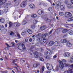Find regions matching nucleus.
Segmentation results:
<instances>
[{
  "label": "nucleus",
  "mask_w": 73,
  "mask_h": 73,
  "mask_svg": "<svg viewBox=\"0 0 73 73\" xmlns=\"http://www.w3.org/2000/svg\"><path fill=\"white\" fill-rule=\"evenodd\" d=\"M4 13L3 11H1L0 10V15H3Z\"/></svg>",
  "instance_id": "obj_47"
},
{
  "label": "nucleus",
  "mask_w": 73,
  "mask_h": 73,
  "mask_svg": "<svg viewBox=\"0 0 73 73\" xmlns=\"http://www.w3.org/2000/svg\"><path fill=\"white\" fill-rule=\"evenodd\" d=\"M44 68H45V67H44V66H43L42 67L41 70H40L41 73H43V72H44Z\"/></svg>",
  "instance_id": "obj_33"
},
{
  "label": "nucleus",
  "mask_w": 73,
  "mask_h": 73,
  "mask_svg": "<svg viewBox=\"0 0 73 73\" xmlns=\"http://www.w3.org/2000/svg\"><path fill=\"white\" fill-rule=\"evenodd\" d=\"M0 22L2 23H4L5 22V20L3 19H0Z\"/></svg>",
  "instance_id": "obj_30"
},
{
  "label": "nucleus",
  "mask_w": 73,
  "mask_h": 73,
  "mask_svg": "<svg viewBox=\"0 0 73 73\" xmlns=\"http://www.w3.org/2000/svg\"><path fill=\"white\" fill-rule=\"evenodd\" d=\"M48 53H49V52L46 50L45 51L44 53V55H47V54H48Z\"/></svg>",
  "instance_id": "obj_38"
},
{
  "label": "nucleus",
  "mask_w": 73,
  "mask_h": 73,
  "mask_svg": "<svg viewBox=\"0 0 73 73\" xmlns=\"http://www.w3.org/2000/svg\"><path fill=\"white\" fill-rule=\"evenodd\" d=\"M31 28L33 29H34L35 28H36V26L35 25H33L31 26Z\"/></svg>",
  "instance_id": "obj_41"
},
{
  "label": "nucleus",
  "mask_w": 73,
  "mask_h": 73,
  "mask_svg": "<svg viewBox=\"0 0 73 73\" xmlns=\"http://www.w3.org/2000/svg\"><path fill=\"white\" fill-rule=\"evenodd\" d=\"M69 31V30L67 29H64L63 30L62 32L63 33H65Z\"/></svg>",
  "instance_id": "obj_18"
},
{
  "label": "nucleus",
  "mask_w": 73,
  "mask_h": 73,
  "mask_svg": "<svg viewBox=\"0 0 73 73\" xmlns=\"http://www.w3.org/2000/svg\"><path fill=\"white\" fill-rule=\"evenodd\" d=\"M41 37L43 38H45L46 37V36H45V34H42L41 36Z\"/></svg>",
  "instance_id": "obj_31"
},
{
  "label": "nucleus",
  "mask_w": 73,
  "mask_h": 73,
  "mask_svg": "<svg viewBox=\"0 0 73 73\" xmlns=\"http://www.w3.org/2000/svg\"><path fill=\"white\" fill-rule=\"evenodd\" d=\"M19 4V3L18 2H16L15 3V5L16 6H17V5H18Z\"/></svg>",
  "instance_id": "obj_48"
},
{
  "label": "nucleus",
  "mask_w": 73,
  "mask_h": 73,
  "mask_svg": "<svg viewBox=\"0 0 73 73\" xmlns=\"http://www.w3.org/2000/svg\"><path fill=\"white\" fill-rule=\"evenodd\" d=\"M46 68L48 70H51L53 69V66L51 64H50L49 63H48L46 65Z\"/></svg>",
  "instance_id": "obj_3"
},
{
  "label": "nucleus",
  "mask_w": 73,
  "mask_h": 73,
  "mask_svg": "<svg viewBox=\"0 0 73 73\" xmlns=\"http://www.w3.org/2000/svg\"><path fill=\"white\" fill-rule=\"evenodd\" d=\"M43 42H44V43L46 42V39H45V38L43 39Z\"/></svg>",
  "instance_id": "obj_49"
},
{
  "label": "nucleus",
  "mask_w": 73,
  "mask_h": 73,
  "mask_svg": "<svg viewBox=\"0 0 73 73\" xmlns=\"http://www.w3.org/2000/svg\"><path fill=\"white\" fill-rule=\"evenodd\" d=\"M11 32L10 33V35H11L12 36H13L15 35V33L13 32V31H11Z\"/></svg>",
  "instance_id": "obj_37"
},
{
  "label": "nucleus",
  "mask_w": 73,
  "mask_h": 73,
  "mask_svg": "<svg viewBox=\"0 0 73 73\" xmlns=\"http://www.w3.org/2000/svg\"><path fill=\"white\" fill-rule=\"evenodd\" d=\"M68 33L70 35H73V31L72 30L68 32Z\"/></svg>",
  "instance_id": "obj_27"
},
{
  "label": "nucleus",
  "mask_w": 73,
  "mask_h": 73,
  "mask_svg": "<svg viewBox=\"0 0 73 73\" xmlns=\"http://www.w3.org/2000/svg\"><path fill=\"white\" fill-rule=\"evenodd\" d=\"M22 24L23 25H25L26 24H27V21L25 20H24L22 22Z\"/></svg>",
  "instance_id": "obj_32"
},
{
  "label": "nucleus",
  "mask_w": 73,
  "mask_h": 73,
  "mask_svg": "<svg viewBox=\"0 0 73 73\" xmlns=\"http://www.w3.org/2000/svg\"><path fill=\"white\" fill-rule=\"evenodd\" d=\"M44 73H50V71H46V72H44Z\"/></svg>",
  "instance_id": "obj_64"
},
{
  "label": "nucleus",
  "mask_w": 73,
  "mask_h": 73,
  "mask_svg": "<svg viewBox=\"0 0 73 73\" xmlns=\"http://www.w3.org/2000/svg\"><path fill=\"white\" fill-rule=\"evenodd\" d=\"M59 63L60 64H59V68L61 69H62L64 68V66L65 65V66L68 67L70 66V64H66L65 63H64L62 62L60 60H59Z\"/></svg>",
  "instance_id": "obj_1"
},
{
  "label": "nucleus",
  "mask_w": 73,
  "mask_h": 73,
  "mask_svg": "<svg viewBox=\"0 0 73 73\" xmlns=\"http://www.w3.org/2000/svg\"><path fill=\"white\" fill-rule=\"evenodd\" d=\"M27 32L29 33L30 35H32V33H33V32L31 29H28L27 30Z\"/></svg>",
  "instance_id": "obj_19"
},
{
  "label": "nucleus",
  "mask_w": 73,
  "mask_h": 73,
  "mask_svg": "<svg viewBox=\"0 0 73 73\" xmlns=\"http://www.w3.org/2000/svg\"><path fill=\"white\" fill-rule=\"evenodd\" d=\"M60 8H61V10L64 11V10H65V6L64 5H62L60 6Z\"/></svg>",
  "instance_id": "obj_13"
},
{
  "label": "nucleus",
  "mask_w": 73,
  "mask_h": 73,
  "mask_svg": "<svg viewBox=\"0 0 73 73\" xmlns=\"http://www.w3.org/2000/svg\"><path fill=\"white\" fill-rule=\"evenodd\" d=\"M34 57L35 58H38V55H35L34 56Z\"/></svg>",
  "instance_id": "obj_51"
},
{
  "label": "nucleus",
  "mask_w": 73,
  "mask_h": 73,
  "mask_svg": "<svg viewBox=\"0 0 73 73\" xmlns=\"http://www.w3.org/2000/svg\"><path fill=\"white\" fill-rule=\"evenodd\" d=\"M17 36L19 38H21V36H20V34H17Z\"/></svg>",
  "instance_id": "obj_52"
},
{
  "label": "nucleus",
  "mask_w": 73,
  "mask_h": 73,
  "mask_svg": "<svg viewBox=\"0 0 73 73\" xmlns=\"http://www.w3.org/2000/svg\"><path fill=\"white\" fill-rule=\"evenodd\" d=\"M66 45L68 48H70V47H72V44L70 42H68L67 41V42L66 43Z\"/></svg>",
  "instance_id": "obj_8"
},
{
  "label": "nucleus",
  "mask_w": 73,
  "mask_h": 73,
  "mask_svg": "<svg viewBox=\"0 0 73 73\" xmlns=\"http://www.w3.org/2000/svg\"><path fill=\"white\" fill-rule=\"evenodd\" d=\"M40 65V64L39 63H38L36 64H34L33 65L34 68H37Z\"/></svg>",
  "instance_id": "obj_10"
},
{
  "label": "nucleus",
  "mask_w": 73,
  "mask_h": 73,
  "mask_svg": "<svg viewBox=\"0 0 73 73\" xmlns=\"http://www.w3.org/2000/svg\"><path fill=\"white\" fill-rule=\"evenodd\" d=\"M43 5L44 7H46V6H47V5H48V4H47L46 3H45Z\"/></svg>",
  "instance_id": "obj_57"
},
{
  "label": "nucleus",
  "mask_w": 73,
  "mask_h": 73,
  "mask_svg": "<svg viewBox=\"0 0 73 73\" xmlns=\"http://www.w3.org/2000/svg\"><path fill=\"white\" fill-rule=\"evenodd\" d=\"M67 5H68V7L69 9H70V8H71L72 7V5L68 3Z\"/></svg>",
  "instance_id": "obj_22"
},
{
  "label": "nucleus",
  "mask_w": 73,
  "mask_h": 73,
  "mask_svg": "<svg viewBox=\"0 0 73 73\" xmlns=\"http://www.w3.org/2000/svg\"><path fill=\"white\" fill-rule=\"evenodd\" d=\"M58 66H57L55 69V70L56 71H58V70H59V68H58Z\"/></svg>",
  "instance_id": "obj_39"
},
{
  "label": "nucleus",
  "mask_w": 73,
  "mask_h": 73,
  "mask_svg": "<svg viewBox=\"0 0 73 73\" xmlns=\"http://www.w3.org/2000/svg\"><path fill=\"white\" fill-rule=\"evenodd\" d=\"M73 21V17L70 18L68 19V21Z\"/></svg>",
  "instance_id": "obj_28"
},
{
  "label": "nucleus",
  "mask_w": 73,
  "mask_h": 73,
  "mask_svg": "<svg viewBox=\"0 0 73 73\" xmlns=\"http://www.w3.org/2000/svg\"><path fill=\"white\" fill-rule=\"evenodd\" d=\"M56 5L58 6H60L61 5V2H56Z\"/></svg>",
  "instance_id": "obj_29"
},
{
  "label": "nucleus",
  "mask_w": 73,
  "mask_h": 73,
  "mask_svg": "<svg viewBox=\"0 0 73 73\" xmlns=\"http://www.w3.org/2000/svg\"><path fill=\"white\" fill-rule=\"evenodd\" d=\"M27 4V2L26 1H23L22 2V3L20 5V7L23 8L25 7V5Z\"/></svg>",
  "instance_id": "obj_5"
},
{
  "label": "nucleus",
  "mask_w": 73,
  "mask_h": 73,
  "mask_svg": "<svg viewBox=\"0 0 73 73\" xmlns=\"http://www.w3.org/2000/svg\"><path fill=\"white\" fill-rule=\"evenodd\" d=\"M53 44H54V42L53 41H50L49 42V46H52Z\"/></svg>",
  "instance_id": "obj_23"
},
{
  "label": "nucleus",
  "mask_w": 73,
  "mask_h": 73,
  "mask_svg": "<svg viewBox=\"0 0 73 73\" xmlns=\"http://www.w3.org/2000/svg\"><path fill=\"white\" fill-rule=\"evenodd\" d=\"M51 49H52V50H54V49H55V47H52L51 48Z\"/></svg>",
  "instance_id": "obj_63"
},
{
  "label": "nucleus",
  "mask_w": 73,
  "mask_h": 73,
  "mask_svg": "<svg viewBox=\"0 0 73 73\" xmlns=\"http://www.w3.org/2000/svg\"><path fill=\"white\" fill-rule=\"evenodd\" d=\"M55 9H58V8H59L58 6L56 5L55 6Z\"/></svg>",
  "instance_id": "obj_54"
},
{
  "label": "nucleus",
  "mask_w": 73,
  "mask_h": 73,
  "mask_svg": "<svg viewBox=\"0 0 73 73\" xmlns=\"http://www.w3.org/2000/svg\"><path fill=\"white\" fill-rule=\"evenodd\" d=\"M61 43L59 42L56 41L54 43V45L55 46H60Z\"/></svg>",
  "instance_id": "obj_9"
},
{
  "label": "nucleus",
  "mask_w": 73,
  "mask_h": 73,
  "mask_svg": "<svg viewBox=\"0 0 73 73\" xmlns=\"http://www.w3.org/2000/svg\"><path fill=\"white\" fill-rule=\"evenodd\" d=\"M62 62H66V60L65 59H63L62 60Z\"/></svg>",
  "instance_id": "obj_56"
},
{
  "label": "nucleus",
  "mask_w": 73,
  "mask_h": 73,
  "mask_svg": "<svg viewBox=\"0 0 73 73\" xmlns=\"http://www.w3.org/2000/svg\"><path fill=\"white\" fill-rule=\"evenodd\" d=\"M36 16H37V15L36 14H34V15H32L31 16V17H36Z\"/></svg>",
  "instance_id": "obj_44"
},
{
  "label": "nucleus",
  "mask_w": 73,
  "mask_h": 73,
  "mask_svg": "<svg viewBox=\"0 0 73 73\" xmlns=\"http://www.w3.org/2000/svg\"><path fill=\"white\" fill-rule=\"evenodd\" d=\"M5 45H7V47L8 48H10V47H11V46L9 45L8 44H7V43H6Z\"/></svg>",
  "instance_id": "obj_46"
},
{
  "label": "nucleus",
  "mask_w": 73,
  "mask_h": 73,
  "mask_svg": "<svg viewBox=\"0 0 73 73\" xmlns=\"http://www.w3.org/2000/svg\"><path fill=\"white\" fill-rule=\"evenodd\" d=\"M14 24H16V27H19L20 25V24L19 23V22H16L14 23Z\"/></svg>",
  "instance_id": "obj_21"
},
{
  "label": "nucleus",
  "mask_w": 73,
  "mask_h": 73,
  "mask_svg": "<svg viewBox=\"0 0 73 73\" xmlns=\"http://www.w3.org/2000/svg\"><path fill=\"white\" fill-rule=\"evenodd\" d=\"M68 1L67 0H65L64 1V3L65 4H68Z\"/></svg>",
  "instance_id": "obj_55"
},
{
  "label": "nucleus",
  "mask_w": 73,
  "mask_h": 73,
  "mask_svg": "<svg viewBox=\"0 0 73 73\" xmlns=\"http://www.w3.org/2000/svg\"><path fill=\"white\" fill-rule=\"evenodd\" d=\"M19 13L20 15H22L23 13V11H22L21 12H19Z\"/></svg>",
  "instance_id": "obj_62"
},
{
  "label": "nucleus",
  "mask_w": 73,
  "mask_h": 73,
  "mask_svg": "<svg viewBox=\"0 0 73 73\" xmlns=\"http://www.w3.org/2000/svg\"><path fill=\"white\" fill-rule=\"evenodd\" d=\"M63 55L65 57H69L70 56V54L69 53L66 52Z\"/></svg>",
  "instance_id": "obj_7"
},
{
  "label": "nucleus",
  "mask_w": 73,
  "mask_h": 73,
  "mask_svg": "<svg viewBox=\"0 0 73 73\" xmlns=\"http://www.w3.org/2000/svg\"><path fill=\"white\" fill-rule=\"evenodd\" d=\"M44 57L46 59L49 60V59H50V56L49 55H47V56H44Z\"/></svg>",
  "instance_id": "obj_25"
},
{
  "label": "nucleus",
  "mask_w": 73,
  "mask_h": 73,
  "mask_svg": "<svg viewBox=\"0 0 73 73\" xmlns=\"http://www.w3.org/2000/svg\"><path fill=\"white\" fill-rule=\"evenodd\" d=\"M4 11L5 13H7L8 11V7H5L4 8Z\"/></svg>",
  "instance_id": "obj_14"
},
{
  "label": "nucleus",
  "mask_w": 73,
  "mask_h": 73,
  "mask_svg": "<svg viewBox=\"0 0 73 73\" xmlns=\"http://www.w3.org/2000/svg\"><path fill=\"white\" fill-rule=\"evenodd\" d=\"M30 7L32 8V9H33V8H35V5L33 4H30L29 5Z\"/></svg>",
  "instance_id": "obj_16"
},
{
  "label": "nucleus",
  "mask_w": 73,
  "mask_h": 73,
  "mask_svg": "<svg viewBox=\"0 0 73 73\" xmlns=\"http://www.w3.org/2000/svg\"><path fill=\"white\" fill-rule=\"evenodd\" d=\"M34 55H38L37 54L38 53V52H37L36 51L35 52H34L33 53Z\"/></svg>",
  "instance_id": "obj_53"
},
{
  "label": "nucleus",
  "mask_w": 73,
  "mask_h": 73,
  "mask_svg": "<svg viewBox=\"0 0 73 73\" xmlns=\"http://www.w3.org/2000/svg\"><path fill=\"white\" fill-rule=\"evenodd\" d=\"M56 57H57V56L56 55H55L53 57V59L56 58Z\"/></svg>",
  "instance_id": "obj_59"
},
{
  "label": "nucleus",
  "mask_w": 73,
  "mask_h": 73,
  "mask_svg": "<svg viewBox=\"0 0 73 73\" xmlns=\"http://www.w3.org/2000/svg\"><path fill=\"white\" fill-rule=\"evenodd\" d=\"M37 12L38 15H40V16H42V15L44 14L43 11L41 9L38 10Z\"/></svg>",
  "instance_id": "obj_6"
},
{
  "label": "nucleus",
  "mask_w": 73,
  "mask_h": 73,
  "mask_svg": "<svg viewBox=\"0 0 73 73\" xmlns=\"http://www.w3.org/2000/svg\"><path fill=\"white\" fill-rule=\"evenodd\" d=\"M5 0H0V5H2L5 3Z\"/></svg>",
  "instance_id": "obj_11"
},
{
  "label": "nucleus",
  "mask_w": 73,
  "mask_h": 73,
  "mask_svg": "<svg viewBox=\"0 0 73 73\" xmlns=\"http://www.w3.org/2000/svg\"><path fill=\"white\" fill-rule=\"evenodd\" d=\"M11 44H12V46L11 47H14L15 45V42H11Z\"/></svg>",
  "instance_id": "obj_45"
},
{
  "label": "nucleus",
  "mask_w": 73,
  "mask_h": 73,
  "mask_svg": "<svg viewBox=\"0 0 73 73\" xmlns=\"http://www.w3.org/2000/svg\"><path fill=\"white\" fill-rule=\"evenodd\" d=\"M49 54H52L53 53V51L52 50H50L49 51Z\"/></svg>",
  "instance_id": "obj_43"
},
{
  "label": "nucleus",
  "mask_w": 73,
  "mask_h": 73,
  "mask_svg": "<svg viewBox=\"0 0 73 73\" xmlns=\"http://www.w3.org/2000/svg\"><path fill=\"white\" fill-rule=\"evenodd\" d=\"M46 26L44 25V26L40 27V30H42V31H44V29H46Z\"/></svg>",
  "instance_id": "obj_12"
},
{
  "label": "nucleus",
  "mask_w": 73,
  "mask_h": 73,
  "mask_svg": "<svg viewBox=\"0 0 73 73\" xmlns=\"http://www.w3.org/2000/svg\"><path fill=\"white\" fill-rule=\"evenodd\" d=\"M53 29H52L50 31L49 33L48 34V35H50V34L52 33V31H53Z\"/></svg>",
  "instance_id": "obj_50"
},
{
  "label": "nucleus",
  "mask_w": 73,
  "mask_h": 73,
  "mask_svg": "<svg viewBox=\"0 0 73 73\" xmlns=\"http://www.w3.org/2000/svg\"><path fill=\"white\" fill-rule=\"evenodd\" d=\"M68 73H73V70H72L69 68L68 70Z\"/></svg>",
  "instance_id": "obj_24"
},
{
  "label": "nucleus",
  "mask_w": 73,
  "mask_h": 73,
  "mask_svg": "<svg viewBox=\"0 0 73 73\" xmlns=\"http://www.w3.org/2000/svg\"><path fill=\"white\" fill-rule=\"evenodd\" d=\"M17 48L19 50H26V47L24 46V44L21 43L18 46Z\"/></svg>",
  "instance_id": "obj_2"
},
{
  "label": "nucleus",
  "mask_w": 73,
  "mask_h": 73,
  "mask_svg": "<svg viewBox=\"0 0 73 73\" xmlns=\"http://www.w3.org/2000/svg\"><path fill=\"white\" fill-rule=\"evenodd\" d=\"M45 21H51V20L50 19H48L47 17H45L44 18Z\"/></svg>",
  "instance_id": "obj_20"
},
{
  "label": "nucleus",
  "mask_w": 73,
  "mask_h": 73,
  "mask_svg": "<svg viewBox=\"0 0 73 73\" xmlns=\"http://www.w3.org/2000/svg\"><path fill=\"white\" fill-rule=\"evenodd\" d=\"M60 42L62 43H66L68 42V40H66V39H62L61 40Z\"/></svg>",
  "instance_id": "obj_15"
},
{
  "label": "nucleus",
  "mask_w": 73,
  "mask_h": 73,
  "mask_svg": "<svg viewBox=\"0 0 73 73\" xmlns=\"http://www.w3.org/2000/svg\"><path fill=\"white\" fill-rule=\"evenodd\" d=\"M65 16L66 17L69 18L72 16V14L69 12H66L64 14Z\"/></svg>",
  "instance_id": "obj_4"
},
{
  "label": "nucleus",
  "mask_w": 73,
  "mask_h": 73,
  "mask_svg": "<svg viewBox=\"0 0 73 73\" xmlns=\"http://www.w3.org/2000/svg\"><path fill=\"white\" fill-rule=\"evenodd\" d=\"M59 14L60 16H63L64 15V13L62 12H59Z\"/></svg>",
  "instance_id": "obj_26"
},
{
  "label": "nucleus",
  "mask_w": 73,
  "mask_h": 73,
  "mask_svg": "<svg viewBox=\"0 0 73 73\" xmlns=\"http://www.w3.org/2000/svg\"><path fill=\"white\" fill-rule=\"evenodd\" d=\"M37 23V21L36 20H34L33 21V24H36Z\"/></svg>",
  "instance_id": "obj_42"
},
{
  "label": "nucleus",
  "mask_w": 73,
  "mask_h": 73,
  "mask_svg": "<svg viewBox=\"0 0 73 73\" xmlns=\"http://www.w3.org/2000/svg\"><path fill=\"white\" fill-rule=\"evenodd\" d=\"M25 31H24L22 33H23V34H21V35H22V36H24V34H25Z\"/></svg>",
  "instance_id": "obj_61"
},
{
  "label": "nucleus",
  "mask_w": 73,
  "mask_h": 73,
  "mask_svg": "<svg viewBox=\"0 0 73 73\" xmlns=\"http://www.w3.org/2000/svg\"><path fill=\"white\" fill-rule=\"evenodd\" d=\"M70 61L72 63H73V56H72L71 57V60Z\"/></svg>",
  "instance_id": "obj_34"
},
{
  "label": "nucleus",
  "mask_w": 73,
  "mask_h": 73,
  "mask_svg": "<svg viewBox=\"0 0 73 73\" xmlns=\"http://www.w3.org/2000/svg\"><path fill=\"white\" fill-rule=\"evenodd\" d=\"M40 50L41 52H42L44 51V49H43L42 48H40Z\"/></svg>",
  "instance_id": "obj_60"
},
{
  "label": "nucleus",
  "mask_w": 73,
  "mask_h": 73,
  "mask_svg": "<svg viewBox=\"0 0 73 73\" xmlns=\"http://www.w3.org/2000/svg\"><path fill=\"white\" fill-rule=\"evenodd\" d=\"M1 27V31H2L3 30H4V29H5V28H4V25H2Z\"/></svg>",
  "instance_id": "obj_40"
},
{
  "label": "nucleus",
  "mask_w": 73,
  "mask_h": 73,
  "mask_svg": "<svg viewBox=\"0 0 73 73\" xmlns=\"http://www.w3.org/2000/svg\"><path fill=\"white\" fill-rule=\"evenodd\" d=\"M36 37L37 38H40L41 37V33H39L36 35Z\"/></svg>",
  "instance_id": "obj_17"
},
{
  "label": "nucleus",
  "mask_w": 73,
  "mask_h": 73,
  "mask_svg": "<svg viewBox=\"0 0 73 73\" xmlns=\"http://www.w3.org/2000/svg\"><path fill=\"white\" fill-rule=\"evenodd\" d=\"M42 37H40L39 38H38L37 39V40L38 41H42Z\"/></svg>",
  "instance_id": "obj_35"
},
{
  "label": "nucleus",
  "mask_w": 73,
  "mask_h": 73,
  "mask_svg": "<svg viewBox=\"0 0 73 73\" xmlns=\"http://www.w3.org/2000/svg\"><path fill=\"white\" fill-rule=\"evenodd\" d=\"M48 11L49 12H52V11H53V10L52 9V7H50L48 8Z\"/></svg>",
  "instance_id": "obj_36"
},
{
  "label": "nucleus",
  "mask_w": 73,
  "mask_h": 73,
  "mask_svg": "<svg viewBox=\"0 0 73 73\" xmlns=\"http://www.w3.org/2000/svg\"><path fill=\"white\" fill-rule=\"evenodd\" d=\"M40 60L41 61H44V58H41L40 59Z\"/></svg>",
  "instance_id": "obj_58"
}]
</instances>
